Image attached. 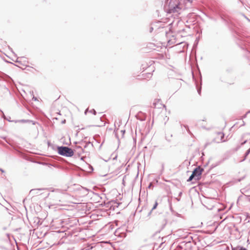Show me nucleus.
I'll use <instances>...</instances> for the list:
<instances>
[{"label": "nucleus", "mask_w": 250, "mask_h": 250, "mask_svg": "<svg viewBox=\"0 0 250 250\" xmlns=\"http://www.w3.org/2000/svg\"><path fill=\"white\" fill-rule=\"evenodd\" d=\"M58 151L60 154L67 157H71L74 154L72 149L66 146L58 147Z\"/></svg>", "instance_id": "f257e3e1"}, {"label": "nucleus", "mask_w": 250, "mask_h": 250, "mask_svg": "<svg viewBox=\"0 0 250 250\" xmlns=\"http://www.w3.org/2000/svg\"><path fill=\"white\" fill-rule=\"evenodd\" d=\"M225 134L222 132H218L215 133L213 135L212 141L215 143H220L225 142L224 139Z\"/></svg>", "instance_id": "f03ea898"}, {"label": "nucleus", "mask_w": 250, "mask_h": 250, "mask_svg": "<svg viewBox=\"0 0 250 250\" xmlns=\"http://www.w3.org/2000/svg\"><path fill=\"white\" fill-rule=\"evenodd\" d=\"M169 9L168 10L169 13H174L176 12H178V9H180L181 8L180 7L181 4L179 3L178 4H176L175 6L173 4H172L171 3H169Z\"/></svg>", "instance_id": "7ed1b4c3"}, {"label": "nucleus", "mask_w": 250, "mask_h": 250, "mask_svg": "<svg viewBox=\"0 0 250 250\" xmlns=\"http://www.w3.org/2000/svg\"><path fill=\"white\" fill-rule=\"evenodd\" d=\"M203 171V169L201 168L200 167H196L192 172L193 174L195 175V178H197V179H199Z\"/></svg>", "instance_id": "20e7f679"}, {"label": "nucleus", "mask_w": 250, "mask_h": 250, "mask_svg": "<svg viewBox=\"0 0 250 250\" xmlns=\"http://www.w3.org/2000/svg\"><path fill=\"white\" fill-rule=\"evenodd\" d=\"M232 250H248L245 248L242 247H237L236 248H233Z\"/></svg>", "instance_id": "39448f33"}, {"label": "nucleus", "mask_w": 250, "mask_h": 250, "mask_svg": "<svg viewBox=\"0 0 250 250\" xmlns=\"http://www.w3.org/2000/svg\"><path fill=\"white\" fill-rule=\"evenodd\" d=\"M195 178V175L193 174V173H192V174L191 175V176L189 177V178H188V179L187 180L188 182H190L191 181L193 178Z\"/></svg>", "instance_id": "423d86ee"}, {"label": "nucleus", "mask_w": 250, "mask_h": 250, "mask_svg": "<svg viewBox=\"0 0 250 250\" xmlns=\"http://www.w3.org/2000/svg\"><path fill=\"white\" fill-rule=\"evenodd\" d=\"M158 205V204L157 202H155L154 205L152 208V210H153V209H155V208H156Z\"/></svg>", "instance_id": "0eeeda50"}, {"label": "nucleus", "mask_w": 250, "mask_h": 250, "mask_svg": "<svg viewBox=\"0 0 250 250\" xmlns=\"http://www.w3.org/2000/svg\"><path fill=\"white\" fill-rule=\"evenodd\" d=\"M250 148L248 149V150L247 151V153H246V155H248L249 153L250 152Z\"/></svg>", "instance_id": "6e6552de"}, {"label": "nucleus", "mask_w": 250, "mask_h": 250, "mask_svg": "<svg viewBox=\"0 0 250 250\" xmlns=\"http://www.w3.org/2000/svg\"><path fill=\"white\" fill-rule=\"evenodd\" d=\"M168 120V118L166 117V122H165V124L166 123V122Z\"/></svg>", "instance_id": "1a4fd4ad"}, {"label": "nucleus", "mask_w": 250, "mask_h": 250, "mask_svg": "<svg viewBox=\"0 0 250 250\" xmlns=\"http://www.w3.org/2000/svg\"><path fill=\"white\" fill-rule=\"evenodd\" d=\"M185 2L190 1V0H184Z\"/></svg>", "instance_id": "9d476101"}, {"label": "nucleus", "mask_w": 250, "mask_h": 250, "mask_svg": "<svg viewBox=\"0 0 250 250\" xmlns=\"http://www.w3.org/2000/svg\"><path fill=\"white\" fill-rule=\"evenodd\" d=\"M242 122L243 123V125H244V121H242Z\"/></svg>", "instance_id": "9b49d317"}, {"label": "nucleus", "mask_w": 250, "mask_h": 250, "mask_svg": "<svg viewBox=\"0 0 250 250\" xmlns=\"http://www.w3.org/2000/svg\"><path fill=\"white\" fill-rule=\"evenodd\" d=\"M94 114H95V113H96V111H94Z\"/></svg>", "instance_id": "f8f14e48"}]
</instances>
